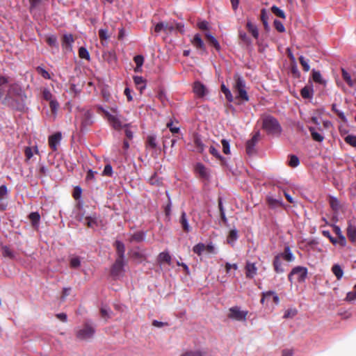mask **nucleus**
Wrapping results in <instances>:
<instances>
[{"label":"nucleus","mask_w":356,"mask_h":356,"mask_svg":"<svg viewBox=\"0 0 356 356\" xmlns=\"http://www.w3.org/2000/svg\"><path fill=\"white\" fill-rule=\"evenodd\" d=\"M92 115L88 110L82 109L76 115V120L81 122V126L86 127L92 124Z\"/></svg>","instance_id":"9"},{"label":"nucleus","mask_w":356,"mask_h":356,"mask_svg":"<svg viewBox=\"0 0 356 356\" xmlns=\"http://www.w3.org/2000/svg\"><path fill=\"white\" fill-rule=\"evenodd\" d=\"M79 56L81 58L86 60L90 59V54L88 51L85 47H80L79 49Z\"/></svg>","instance_id":"41"},{"label":"nucleus","mask_w":356,"mask_h":356,"mask_svg":"<svg viewBox=\"0 0 356 356\" xmlns=\"http://www.w3.org/2000/svg\"><path fill=\"white\" fill-rule=\"evenodd\" d=\"M246 277L252 278L257 274V268H246Z\"/></svg>","instance_id":"62"},{"label":"nucleus","mask_w":356,"mask_h":356,"mask_svg":"<svg viewBox=\"0 0 356 356\" xmlns=\"http://www.w3.org/2000/svg\"><path fill=\"white\" fill-rule=\"evenodd\" d=\"M193 250L198 255L216 253V248L212 243L205 245L200 243L193 247Z\"/></svg>","instance_id":"7"},{"label":"nucleus","mask_w":356,"mask_h":356,"mask_svg":"<svg viewBox=\"0 0 356 356\" xmlns=\"http://www.w3.org/2000/svg\"><path fill=\"white\" fill-rule=\"evenodd\" d=\"M42 98L46 101L50 102L51 100L54 99L51 92L47 88L42 89Z\"/></svg>","instance_id":"42"},{"label":"nucleus","mask_w":356,"mask_h":356,"mask_svg":"<svg viewBox=\"0 0 356 356\" xmlns=\"http://www.w3.org/2000/svg\"><path fill=\"white\" fill-rule=\"evenodd\" d=\"M333 273L337 277V280H340L343 275V272L342 270V268H332Z\"/></svg>","instance_id":"64"},{"label":"nucleus","mask_w":356,"mask_h":356,"mask_svg":"<svg viewBox=\"0 0 356 356\" xmlns=\"http://www.w3.org/2000/svg\"><path fill=\"white\" fill-rule=\"evenodd\" d=\"M111 312V310L106 307H102L100 309L101 316L103 318H104L105 320H107L111 318V316H110Z\"/></svg>","instance_id":"47"},{"label":"nucleus","mask_w":356,"mask_h":356,"mask_svg":"<svg viewBox=\"0 0 356 356\" xmlns=\"http://www.w3.org/2000/svg\"><path fill=\"white\" fill-rule=\"evenodd\" d=\"M99 36L102 40H106L109 38L107 29H100L99 31Z\"/></svg>","instance_id":"58"},{"label":"nucleus","mask_w":356,"mask_h":356,"mask_svg":"<svg viewBox=\"0 0 356 356\" xmlns=\"http://www.w3.org/2000/svg\"><path fill=\"white\" fill-rule=\"evenodd\" d=\"M312 79H313L314 81H315L316 83L323 84V85L326 84V81L323 79L322 76H321L320 72H318V71H316V70H313Z\"/></svg>","instance_id":"24"},{"label":"nucleus","mask_w":356,"mask_h":356,"mask_svg":"<svg viewBox=\"0 0 356 356\" xmlns=\"http://www.w3.org/2000/svg\"><path fill=\"white\" fill-rule=\"evenodd\" d=\"M72 267H77L81 265L80 259L77 257H72L70 259Z\"/></svg>","instance_id":"63"},{"label":"nucleus","mask_w":356,"mask_h":356,"mask_svg":"<svg viewBox=\"0 0 356 356\" xmlns=\"http://www.w3.org/2000/svg\"><path fill=\"white\" fill-rule=\"evenodd\" d=\"M88 227L94 228L97 225V220L92 218H87L86 219Z\"/></svg>","instance_id":"61"},{"label":"nucleus","mask_w":356,"mask_h":356,"mask_svg":"<svg viewBox=\"0 0 356 356\" xmlns=\"http://www.w3.org/2000/svg\"><path fill=\"white\" fill-rule=\"evenodd\" d=\"M298 312L296 309H289L285 311L284 314V318H293L297 314Z\"/></svg>","instance_id":"46"},{"label":"nucleus","mask_w":356,"mask_h":356,"mask_svg":"<svg viewBox=\"0 0 356 356\" xmlns=\"http://www.w3.org/2000/svg\"><path fill=\"white\" fill-rule=\"evenodd\" d=\"M194 143L196 147V150L198 152H202L204 151V144L197 136H195L194 138Z\"/></svg>","instance_id":"35"},{"label":"nucleus","mask_w":356,"mask_h":356,"mask_svg":"<svg viewBox=\"0 0 356 356\" xmlns=\"http://www.w3.org/2000/svg\"><path fill=\"white\" fill-rule=\"evenodd\" d=\"M74 42V38L72 35L71 34H66L63 36V46L65 47L66 48H70L71 44Z\"/></svg>","instance_id":"28"},{"label":"nucleus","mask_w":356,"mask_h":356,"mask_svg":"<svg viewBox=\"0 0 356 356\" xmlns=\"http://www.w3.org/2000/svg\"><path fill=\"white\" fill-rule=\"evenodd\" d=\"M115 245L117 250V252L119 255L120 259H121L123 258L125 252L124 245L123 244V243L119 241H117Z\"/></svg>","instance_id":"27"},{"label":"nucleus","mask_w":356,"mask_h":356,"mask_svg":"<svg viewBox=\"0 0 356 356\" xmlns=\"http://www.w3.org/2000/svg\"><path fill=\"white\" fill-rule=\"evenodd\" d=\"M248 311L241 310L238 306L232 307L229 309L227 317L230 319L245 322L247 319Z\"/></svg>","instance_id":"5"},{"label":"nucleus","mask_w":356,"mask_h":356,"mask_svg":"<svg viewBox=\"0 0 356 356\" xmlns=\"http://www.w3.org/2000/svg\"><path fill=\"white\" fill-rule=\"evenodd\" d=\"M61 138L62 135L60 132H57L49 137V145L54 151L57 149V146L59 145Z\"/></svg>","instance_id":"13"},{"label":"nucleus","mask_w":356,"mask_h":356,"mask_svg":"<svg viewBox=\"0 0 356 356\" xmlns=\"http://www.w3.org/2000/svg\"><path fill=\"white\" fill-rule=\"evenodd\" d=\"M300 95L304 99H312L314 95V88L312 83L306 85L300 90Z\"/></svg>","instance_id":"16"},{"label":"nucleus","mask_w":356,"mask_h":356,"mask_svg":"<svg viewBox=\"0 0 356 356\" xmlns=\"http://www.w3.org/2000/svg\"><path fill=\"white\" fill-rule=\"evenodd\" d=\"M37 71L44 79H51V76H50L49 72L47 71H46L44 69H43L42 67H38L37 68Z\"/></svg>","instance_id":"59"},{"label":"nucleus","mask_w":356,"mask_h":356,"mask_svg":"<svg viewBox=\"0 0 356 356\" xmlns=\"http://www.w3.org/2000/svg\"><path fill=\"white\" fill-rule=\"evenodd\" d=\"M95 333V327L88 322L76 330V337L80 341H87L92 339Z\"/></svg>","instance_id":"4"},{"label":"nucleus","mask_w":356,"mask_h":356,"mask_svg":"<svg viewBox=\"0 0 356 356\" xmlns=\"http://www.w3.org/2000/svg\"><path fill=\"white\" fill-rule=\"evenodd\" d=\"M193 92L197 96L202 97L206 95L207 89L202 83L195 81L193 85Z\"/></svg>","instance_id":"15"},{"label":"nucleus","mask_w":356,"mask_h":356,"mask_svg":"<svg viewBox=\"0 0 356 356\" xmlns=\"http://www.w3.org/2000/svg\"><path fill=\"white\" fill-rule=\"evenodd\" d=\"M330 204L332 209L336 212L338 211L341 208V204L339 200L333 197H330Z\"/></svg>","instance_id":"33"},{"label":"nucleus","mask_w":356,"mask_h":356,"mask_svg":"<svg viewBox=\"0 0 356 356\" xmlns=\"http://www.w3.org/2000/svg\"><path fill=\"white\" fill-rule=\"evenodd\" d=\"M124 268H111L110 274L114 279H118L122 275Z\"/></svg>","instance_id":"37"},{"label":"nucleus","mask_w":356,"mask_h":356,"mask_svg":"<svg viewBox=\"0 0 356 356\" xmlns=\"http://www.w3.org/2000/svg\"><path fill=\"white\" fill-rule=\"evenodd\" d=\"M146 147L154 149L157 147L156 138L155 136H148L147 138Z\"/></svg>","instance_id":"29"},{"label":"nucleus","mask_w":356,"mask_h":356,"mask_svg":"<svg viewBox=\"0 0 356 356\" xmlns=\"http://www.w3.org/2000/svg\"><path fill=\"white\" fill-rule=\"evenodd\" d=\"M309 130L311 133L313 140L317 142H322L323 140L324 137L321 134L318 133L315 128L310 127Z\"/></svg>","instance_id":"26"},{"label":"nucleus","mask_w":356,"mask_h":356,"mask_svg":"<svg viewBox=\"0 0 356 356\" xmlns=\"http://www.w3.org/2000/svg\"><path fill=\"white\" fill-rule=\"evenodd\" d=\"M180 223L182 226L183 229L185 232H188L191 231V227L188 225V220L186 218V214L185 212H182V213H181V216L180 218Z\"/></svg>","instance_id":"23"},{"label":"nucleus","mask_w":356,"mask_h":356,"mask_svg":"<svg viewBox=\"0 0 356 356\" xmlns=\"http://www.w3.org/2000/svg\"><path fill=\"white\" fill-rule=\"evenodd\" d=\"M134 62L136 64V67L135 69V71L138 72L140 70V67H142L143 62H144V58L143 56L138 55L136 56L134 58Z\"/></svg>","instance_id":"36"},{"label":"nucleus","mask_w":356,"mask_h":356,"mask_svg":"<svg viewBox=\"0 0 356 356\" xmlns=\"http://www.w3.org/2000/svg\"><path fill=\"white\" fill-rule=\"evenodd\" d=\"M175 30V26L172 23L159 22L154 26V31L156 33H159L161 31L166 32H172Z\"/></svg>","instance_id":"10"},{"label":"nucleus","mask_w":356,"mask_h":356,"mask_svg":"<svg viewBox=\"0 0 356 356\" xmlns=\"http://www.w3.org/2000/svg\"><path fill=\"white\" fill-rule=\"evenodd\" d=\"M232 89L236 94V99L243 102H248L249 97L246 91L245 81L243 78L238 74L234 75V82L232 83Z\"/></svg>","instance_id":"1"},{"label":"nucleus","mask_w":356,"mask_h":356,"mask_svg":"<svg viewBox=\"0 0 356 356\" xmlns=\"http://www.w3.org/2000/svg\"><path fill=\"white\" fill-rule=\"evenodd\" d=\"M205 38L207 39L208 42L213 45L215 49L218 51L220 49V45L216 38L209 32L207 31L204 33Z\"/></svg>","instance_id":"18"},{"label":"nucleus","mask_w":356,"mask_h":356,"mask_svg":"<svg viewBox=\"0 0 356 356\" xmlns=\"http://www.w3.org/2000/svg\"><path fill=\"white\" fill-rule=\"evenodd\" d=\"M300 63L302 66L303 70L305 72H308L310 69V66L309 65V60L305 59L304 56H300L299 57Z\"/></svg>","instance_id":"40"},{"label":"nucleus","mask_w":356,"mask_h":356,"mask_svg":"<svg viewBox=\"0 0 356 356\" xmlns=\"http://www.w3.org/2000/svg\"><path fill=\"white\" fill-rule=\"evenodd\" d=\"M145 238V234L143 232H138L136 233H134L132 234L129 238L130 242L136 241V242H140L143 241Z\"/></svg>","instance_id":"30"},{"label":"nucleus","mask_w":356,"mask_h":356,"mask_svg":"<svg viewBox=\"0 0 356 356\" xmlns=\"http://www.w3.org/2000/svg\"><path fill=\"white\" fill-rule=\"evenodd\" d=\"M191 43L197 49L200 50L202 53L207 52L205 44L200 34L197 33L194 35L191 40Z\"/></svg>","instance_id":"11"},{"label":"nucleus","mask_w":356,"mask_h":356,"mask_svg":"<svg viewBox=\"0 0 356 356\" xmlns=\"http://www.w3.org/2000/svg\"><path fill=\"white\" fill-rule=\"evenodd\" d=\"M270 298H273V300L275 304L277 305L280 302L278 296L274 291H267L262 293V298L261 299V303L264 304L265 301H268Z\"/></svg>","instance_id":"14"},{"label":"nucleus","mask_w":356,"mask_h":356,"mask_svg":"<svg viewBox=\"0 0 356 356\" xmlns=\"http://www.w3.org/2000/svg\"><path fill=\"white\" fill-rule=\"evenodd\" d=\"M334 229L336 234L339 236L341 245L344 246L346 245V241L345 237L343 236L340 228L338 226H334Z\"/></svg>","instance_id":"38"},{"label":"nucleus","mask_w":356,"mask_h":356,"mask_svg":"<svg viewBox=\"0 0 356 356\" xmlns=\"http://www.w3.org/2000/svg\"><path fill=\"white\" fill-rule=\"evenodd\" d=\"M274 26L277 31H279L280 33L284 32L285 28H284L283 24L280 21L275 19L274 21Z\"/></svg>","instance_id":"55"},{"label":"nucleus","mask_w":356,"mask_h":356,"mask_svg":"<svg viewBox=\"0 0 356 356\" xmlns=\"http://www.w3.org/2000/svg\"><path fill=\"white\" fill-rule=\"evenodd\" d=\"M181 356H204V353L200 350H191L183 353Z\"/></svg>","instance_id":"52"},{"label":"nucleus","mask_w":356,"mask_h":356,"mask_svg":"<svg viewBox=\"0 0 356 356\" xmlns=\"http://www.w3.org/2000/svg\"><path fill=\"white\" fill-rule=\"evenodd\" d=\"M99 109L104 113L108 122L113 129L117 130L122 129L124 124L123 121L121 120L120 115L118 114L117 107L111 108V113L102 107L99 108Z\"/></svg>","instance_id":"2"},{"label":"nucleus","mask_w":356,"mask_h":356,"mask_svg":"<svg viewBox=\"0 0 356 356\" xmlns=\"http://www.w3.org/2000/svg\"><path fill=\"white\" fill-rule=\"evenodd\" d=\"M268 17L266 10L265 9H262L261 12V19L266 29L268 28Z\"/></svg>","instance_id":"43"},{"label":"nucleus","mask_w":356,"mask_h":356,"mask_svg":"<svg viewBox=\"0 0 356 356\" xmlns=\"http://www.w3.org/2000/svg\"><path fill=\"white\" fill-rule=\"evenodd\" d=\"M259 134H255L252 138L248 140L246 143V152L248 155H251L254 152V146L259 140Z\"/></svg>","instance_id":"12"},{"label":"nucleus","mask_w":356,"mask_h":356,"mask_svg":"<svg viewBox=\"0 0 356 356\" xmlns=\"http://www.w3.org/2000/svg\"><path fill=\"white\" fill-rule=\"evenodd\" d=\"M195 171L202 177H208L207 169L202 163H197L195 165Z\"/></svg>","instance_id":"22"},{"label":"nucleus","mask_w":356,"mask_h":356,"mask_svg":"<svg viewBox=\"0 0 356 356\" xmlns=\"http://www.w3.org/2000/svg\"><path fill=\"white\" fill-rule=\"evenodd\" d=\"M262 127L268 134L277 135L282 131L280 123L272 116H266L263 119Z\"/></svg>","instance_id":"3"},{"label":"nucleus","mask_w":356,"mask_h":356,"mask_svg":"<svg viewBox=\"0 0 356 356\" xmlns=\"http://www.w3.org/2000/svg\"><path fill=\"white\" fill-rule=\"evenodd\" d=\"M355 300H356V290L348 292L345 298V300L347 302H353Z\"/></svg>","instance_id":"57"},{"label":"nucleus","mask_w":356,"mask_h":356,"mask_svg":"<svg viewBox=\"0 0 356 356\" xmlns=\"http://www.w3.org/2000/svg\"><path fill=\"white\" fill-rule=\"evenodd\" d=\"M221 90L224 93V95L228 102H232L234 101V97H233L231 91L224 84H222V86H221Z\"/></svg>","instance_id":"32"},{"label":"nucleus","mask_w":356,"mask_h":356,"mask_svg":"<svg viewBox=\"0 0 356 356\" xmlns=\"http://www.w3.org/2000/svg\"><path fill=\"white\" fill-rule=\"evenodd\" d=\"M345 141L350 145L356 147V136L353 135H348L345 138Z\"/></svg>","instance_id":"45"},{"label":"nucleus","mask_w":356,"mask_h":356,"mask_svg":"<svg viewBox=\"0 0 356 356\" xmlns=\"http://www.w3.org/2000/svg\"><path fill=\"white\" fill-rule=\"evenodd\" d=\"M47 42L48 44L53 47H58L57 39L54 35H50L47 38Z\"/></svg>","instance_id":"50"},{"label":"nucleus","mask_w":356,"mask_h":356,"mask_svg":"<svg viewBox=\"0 0 356 356\" xmlns=\"http://www.w3.org/2000/svg\"><path fill=\"white\" fill-rule=\"evenodd\" d=\"M49 106L51 110V112L54 115H56L58 108L59 107V104L56 99H52L49 102Z\"/></svg>","instance_id":"44"},{"label":"nucleus","mask_w":356,"mask_h":356,"mask_svg":"<svg viewBox=\"0 0 356 356\" xmlns=\"http://www.w3.org/2000/svg\"><path fill=\"white\" fill-rule=\"evenodd\" d=\"M271 10H272V12L276 15L277 16L281 17V18H283L284 19L285 18V15H284V13L283 10H282L281 9H280L278 7L275 6H273L272 8H271Z\"/></svg>","instance_id":"48"},{"label":"nucleus","mask_w":356,"mask_h":356,"mask_svg":"<svg viewBox=\"0 0 356 356\" xmlns=\"http://www.w3.org/2000/svg\"><path fill=\"white\" fill-rule=\"evenodd\" d=\"M247 28L250 33L252 35V36L257 39L259 37V31L257 26L253 24L251 22H248Z\"/></svg>","instance_id":"25"},{"label":"nucleus","mask_w":356,"mask_h":356,"mask_svg":"<svg viewBox=\"0 0 356 356\" xmlns=\"http://www.w3.org/2000/svg\"><path fill=\"white\" fill-rule=\"evenodd\" d=\"M347 235L349 240L356 244V227L349 224L347 228Z\"/></svg>","instance_id":"19"},{"label":"nucleus","mask_w":356,"mask_h":356,"mask_svg":"<svg viewBox=\"0 0 356 356\" xmlns=\"http://www.w3.org/2000/svg\"><path fill=\"white\" fill-rule=\"evenodd\" d=\"M307 268H293L289 275V280L291 282L297 280L298 282H304L307 277Z\"/></svg>","instance_id":"6"},{"label":"nucleus","mask_w":356,"mask_h":356,"mask_svg":"<svg viewBox=\"0 0 356 356\" xmlns=\"http://www.w3.org/2000/svg\"><path fill=\"white\" fill-rule=\"evenodd\" d=\"M209 152L213 155L215 157H216L217 159H218L220 161H222L223 160V158L221 156V155L220 154L218 150L215 148L213 146H211L210 148H209Z\"/></svg>","instance_id":"56"},{"label":"nucleus","mask_w":356,"mask_h":356,"mask_svg":"<svg viewBox=\"0 0 356 356\" xmlns=\"http://www.w3.org/2000/svg\"><path fill=\"white\" fill-rule=\"evenodd\" d=\"M268 204L273 207H275L281 204V202L278 200L273 198V197L268 196L267 198Z\"/></svg>","instance_id":"51"},{"label":"nucleus","mask_w":356,"mask_h":356,"mask_svg":"<svg viewBox=\"0 0 356 356\" xmlns=\"http://www.w3.org/2000/svg\"><path fill=\"white\" fill-rule=\"evenodd\" d=\"M159 261L163 265H170V256L168 252H161L159 255Z\"/></svg>","instance_id":"21"},{"label":"nucleus","mask_w":356,"mask_h":356,"mask_svg":"<svg viewBox=\"0 0 356 356\" xmlns=\"http://www.w3.org/2000/svg\"><path fill=\"white\" fill-rule=\"evenodd\" d=\"M299 159L295 155H291L290 157V160L289 161V165L291 167L295 168L297 167L299 165Z\"/></svg>","instance_id":"49"},{"label":"nucleus","mask_w":356,"mask_h":356,"mask_svg":"<svg viewBox=\"0 0 356 356\" xmlns=\"http://www.w3.org/2000/svg\"><path fill=\"white\" fill-rule=\"evenodd\" d=\"M341 74L343 80L350 87H354L356 86V78H353L352 76L345 69H341Z\"/></svg>","instance_id":"17"},{"label":"nucleus","mask_w":356,"mask_h":356,"mask_svg":"<svg viewBox=\"0 0 356 356\" xmlns=\"http://www.w3.org/2000/svg\"><path fill=\"white\" fill-rule=\"evenodd\" d=\"M222 145V151L225 154H229L230 153V148H229V142L225 140L222 139L221 141Z\"/></svg>","instance_id":"53"},{"label":"nucleus","mask_w":356,"mask_h":356,"mask_svg":"<svg viewBox=\"0 0 356 356\" xmlns=\"http://www.w3.org/2000/svg\"><path fill=\"white\" fill-rule=\"evenodd\" d=\"M197 26L202 31H209L210 29V26L208 22L205 20H200L197 24Z\"/></svg>","instance_id":"39"},{"label":"nucleus","mask_w":356,"mask_h":356,"mask_svg":"<svg viewBox=\"0 0 356 356\" xmlns=\"http://www.w3.org/2000/svg\"><path fill=\"white\" fill-rule=\"evenodd\" d=\"M102 175L104 176L111 177L113 175V169L111 165L108 164L105 166Z\"/></svg>","instance_id":"60"},{"label":"nucleus","mask_w":356,"mask_h":356,"mask_svg":"<svg viewBox=\"0 0 356 356\" xmlns=\"http://www.w3.org/2000/svg\"><path fill=\"white\" fill-rule=\"evenodd\" d=\"M238 238V232L236 229H232L227 236V241L232 244Z\"/></svg>","instance_id":"34"},{"label":"nucleus","mask_w":356,"mask_h":356,"mask_svg":"<svg viewBox=\"0 0 356 356\" xmlns=\"http://www.w3.org/2000/svg\"><path fill=\"white\" fill-rule=\"evenodd\" d=\"M134 83L137 86H140V90L143 89L145 88V86L144 85V83H145V80L143 79V78L142 76H134Z\"/></svg>","instance_id":"54"},{"label":"nucleus","mask_w":356,"mask_h":356,"mask_svg":"<svg viewBox=\"0 0 356 356\" xmlns=\"http://www.w3.org/2000/svg\"><path fill=\"white\" fill-rule=\"evenodd\" d=\"M104 60L111 65H113L116 63V56L115 53L112 51H107L103 54Z\"/></svg>","instance_id":"20"},{"label":"nucleus","mask_w":356,"mask_h":356,"mask_svg":"<svg viewBox=\"0 0 356 356\" xmlns=\"http://www.w3.org/2000/svg\"><path fill=\"white\" fill-rule=\"evenodd\" d=\"M294 259V257L290 250L289 247L285 248L283 253L275 257L274 261V267H279L282 264L281 260H285L286 261H291Z\"/></svg>","instance_id":"8"},{"label":"nucleus","mask_w":356,"mask_h":356,"mask_svg":"<svg viewBox=\"0 0 356 356\" xmlns=\"http://www.w3.org/2000/svg\"><path fill=\"white\" fill-rule=\"evenodd\" d=\"M29 219L31 221L32 225L34 227H37L40 219V216L38 212H32L29 214Z\"/></svg>","instance_id":"31"}]
</instances>
